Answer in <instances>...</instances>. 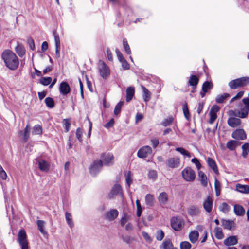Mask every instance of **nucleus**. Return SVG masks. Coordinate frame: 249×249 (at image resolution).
<instances>
[{
	"instance_id": "5fc2aeb1",
	"label": "nucleus",
	"mask_w": 249,
	"mask_h": 249,
	"mask_svg": "<svg viewBox=\"0 0 249 249\" xmlns=\"http://www.w3.org/2000/svg\"><path fill=\"white\" fill-rule=\"evenodd\" d=\"M180 249H190L191 245L189 242L183 241L180 243Z\"/></svg>"
},
{
	"instance_id": "0eeeda50",
	"label": "nucleus",
	"mask_w": 249,
	"mask_h": 249,
	"mask_svg": "<svg viewBox=\"0 0 249 249\" xmlns=\"http://www.w3.org/2000/svg\"><path fill=\"white\" fill-rule=\"evenodd\" d=\"M103 162L101 160H95L91 165L89 171L92 176H96L101 170Z\"/></svg>"
},
{
	"instance_id": "e2e57ef3",
	"label": "nucleus",
	"mask_w": 249,
	"mask_h": 249,
	"mask_svg": "<svg viewBox=\"0 0 249 249\" xmlns=\"http://www.w3.org/2000/svg\"><path fill=\"white\" fill-rule=\"evenodd\" d=\"M129 219L128 216L125 214L123 217H122L120 221V224L121 226L123 227L127 223Z\"/></svg>"
},
{
	"instance_id": "3c124183",
	"label": "nucleus",
	"mask_w": 249,
	"mask_h": 249,
	"mask_svg": "<svg viewBox=\"0 0 249 249\" xmlns=\"http://www.w3.org/2000/svg\"><path fill=\"white\" fill-rule=\"evenodd\" d=\"M123 47L124 49V50L125 51V52L128 54H130L131 53V50H130V48L129 47V46L128 44V42H127V41L126 40V38H124L123 39Z\"/></svg>"
},
{
	"instance_id": "ea45409f",
	"label": "nucleus",
	"mask_w": 249,
	"mask_h": 249,
	"mask_svg": "<svg viewBox=\"0 0 249 249\" xmlns=\"http://www.w3.org/2000/svg\"><path fill=\"white\" fill-rule=\"evenodd\" d=\"M65 217L67 224L69 226L70 228H72L73 227V223L72 219L71 214L66 212L65 213Z\"/></svg>"
},
{
	"instance_id": "9b49d317",
	"label": "nucleus",
	"mask_w": 249,
	"mask_h": 249,
	"mask_svg": "<svg viewBox=\"0 0 249 249\" xmlns=\"http://www.w3.org/2000/svg\"><path fill=\"white\" fill-rule=\"evenodd\" d=\"M166 165L171 168H177L179 167L180 163V159L178 157L169 158L166 161Z\"/></svg>"
},
{
	"instance_id": "a19ab883",
	"label": "nucleus",
	"mask_w": 249,
	"mask_h": 249,
	"mask_svg": "<svg viewBox=\"0 0 249 249\" xmlns=\"http://www.w3.org/2000/svg\"><path fill=\"white\" fill-rule=\"evenodd\" d=\"M220 211L224 213H227L230 210V206L226 203L223 202L219 208Z\"/></svg>"
},
{
	"instance_id": "de8ad7c7",
	"label": "nucleus",
	"mask_w": 249,
	"mask_h": 249,
	"mask_svg": "<svg viewBox=\"0 0 249 249\" xmlns=\"http://www.w3.org/2000/svg\"><path fill=\"white\" fill-rule=\"evenodd\" d=\"M124 104L123 101H120L115 106L114 110V113L115 115H117L119 114L121 110L122 107L123 106Z\"/></svg>"
},
{
	"instance_id": "13d9d810",
	"label": "nucleus",
	"mask_w": 249,
	"mask_h": 249,
	"mask_svg": "<svg viewBox=\"0 0 249 249\" xmlns=\"http://www.w3.org/2000/svg\"><path fill=\"white\" fill-rule=\"evenodd\" d=\"M7 177L6 172L3 170L2 167L0 165V178L3 180H5Z\"/></svg>"
},
{
	"instance_id": "7ed1b4c3",
	"label": "nucleus",
	"mask_w": 249,
	"mask_h": 249,
	"mask_svg": "<svg viewBox=\"0 0 249 249\" xmlns=\"http://www.w3.org/2000/svg\"><path fill=\"white\" fill-rule=\"evenodd\" d=\"M98 69L100 76L103 79H107L110 75V69L103 61H99L98 63Z\"/></svg>"
},
{
	"instance_id": "4c0bfd02",
	"label": "nucleus",
	"mask_w": 249,
	"mask_h": 249,
	"mask_svg": "<svg viewBox=\"0 0 249 249\" xmlns=\"http://www.w3.org/2000/svg\"><path fill=\"white\" fill-rule=\"evenodd\" d=\"M230 96L228 93H223V94L218 95L215 98V101L217 103H222L225 99Z\"/></svg>"
},
{
	"instance_id": "423d86ee",
	"label": "nucleus",
	"mask_w": 249,
	"mask_h": 249,
	"mask_svg": "<svg viewBox=\"0 0 249 249\" xmlns=\"http://www.w3.org/2000/svg\"><path fill=\"white\" fill-rule=\"evenodd\" d=\"M181 174L183 178L187 182H192L196 178L195 171L190 167L185 168Z\"/></svg>"
},
{
	"instance_id": "79ce46f5",
	"label": "nucleus",
	"mask_w": 249,
	"mask_h": 249,
	"mask_svg": "<svg viewBox=\"0 0 249 249\" xmlns=\"http://www.w3.org/2000/svg\"><path fill=\"white\" fill-rule=\"evenodd\" d=\"M214 188L216 193V196H219L220 194V188H221V183L217 180L216 178H215L214 180Z\"/></svg>"
},
{
	"instance_id": "9d476101",
	"label": "nucleus",
	"mask_w": 249,
	"mask_h": 249,
	"mask_svg": "<svg viewBox=\"0 0 249 249\" xmlns=\"http://www.w3.org/2000/svg\"><path fill=\"white\" fill-rule=\"evenodd\" d=\"M119 212L116 209H111L106 212L104 214L103 218L104 219L112 221L115 219L118 216Z\"/></svg>"
},
{
	"instance_id": "680f3d73",
	"label": "nucleus",
	"mask_w": 249,
	"mask_h": 249,
	"mask_svg": "<svg viewBox=\"0 0 249 249\" xmlns=\"http://www.w3.org/2000/svg\"><path fill=\"white\" fill-rule=\"evenodd\" d=\"M142 235L144 239L148 243H151L152 241L151 237L145 231H142Z\"/></svg>"
},
{
	"instance_id": "6e6552de",
	"label": "nucleus",
	"mask_w": 249,
	"mask_h": 249,
	"mask_svg": "<svg viewBox=\"0 0 249 249\" xmlns=\"http://www.w3.org/2000/svg\"><path fill=\"white\" fill-rule=\"evenodd\" d=\"M248 114V110L245 106L244 107L241 108L240 109H237L234 111L231 110L229 111V115L230 116L233 115L241 118L247 117Z\"/></svg>"
},
{
	"instance_id": "09e8293b",
	"label": "nucleus",
	"mask_w": 249,
	"mask_h": 249,
	"mask_svg": "<svg viewBox=\"0 0 249 249\" xmlns=\"http://www.w3.org/2000/svg\"><path fill=\"white\" fill-rule=\"evenodd\" d=\"M52 81V79L50 77H42L40 79V82L44 86H47L51 83Z\"/></svg>"
},
{
	"instance_id": "4be33fe9",
	"label": "nucleus",
	"mask_w": 249,
	"mask_h": 249,
	"mask_svg": "<svg viewBox=\"0 0 249 249\" xmlns=\"http://www.w3.org/2000/svg\"><path fill=\"white\" fill-rule=\"evenodd\" d=\"M236 190L243 194H249V185L238 183L236 185Z\"/></svg>"
},
{
	"instance_id": "1a4fd4ad",
	"label": "nucleus",
	"mask_w": 249,
	"mask_h": 249,
	"mask_svg": "<svg viewBox=\"0 0 249 249\" xmlns=\"http://www.w3.org/2000/svg\"><path fill=\"white\" fill-rule=\"evenodd\" d=\"M152 150L149 146H144L141 148L137 152V156L140 158L148 157L152 154Z\"/></svg>"
},
{
	"instance_id": "f8f14e48",
	"label": "nucleus",
	"mask_w": 249,
	"mask_h": 249,
	"mask_svg": "<svg viewBox=\"0 0 249 249\" xmlns=\"http://www.w3.org/2000/svg\"><path fill=\"white\" fill-rule=\"evenodd\" d=\"M213 200L210 196H208L203 203V207L205 211L210 213L212 211Z\"/></svg>"
},
{
	"instance_id": "20e7f679",
	"label": "nucleus",
	"mask_w": 249,
	"mask_h": 249,
	"mask_svg": "<svg viewBox=\"0 0 249 249\" xmlns=\"http://www.w3.org/2000/svg\"><path fill=\"white\" fill-rule=\"evenodd\" d=\"M170 224L174 230L180 231L184 226V221L181 217L174 216L171 218Z\"/></svg>"
},
{
	"instance_id": "dca6fc26",
	"label": "nucleus",
	"mask_w": 249,
	"mask_h": 249,
	"mask_svg": "<svg viewBox=\"0 0 249 249\" xmlns=\"http://www.w3.org/2000/svg\"><path fill=\"white\" fill-rule=\"evenodd\" d=\"M232 137L235 139L244 140L246 138V134L243 129H239L232 133Z\"/></svg>"
},
{
	"instance_id": "393cba45",
	"label": "nucleus",
	"mask_w": 249,
	"mask_h": 249,
	"mask_svg": "<svg viewBox=\"0 0 249 249\" xmlns=\"http://www.w3.org/2000/svg\"><path fill=\"white\" fill-rule=\"evenodd\" d=\"M158 200L160 204H166L168 200V194L164 192L160 193L158 196Z\"/></svg>"
},
{
	"instance_id": "72a5a7b5",
	"label": "nucleus",
	"mask_w": 249,
	"mask_h": 249,
	"mask_svg": "<svg viewBox=\"0 0 249 249\" xmlns=\"http://www.w3.org/2000/svg\"><path fill=\"white\" fill-rule=\"evenodd\" d=\"M199 82L198 78L194 75H192L190 77L189 80V84L193 87V88H195Z\"/></svg>"
},
{
	"instance_id": "338daca9",
	"label": "nucleus",
	"mask_w": 249,
	"mask_h": 249,
	"mask_svg": "<svg viewBox=\"0 0 249 249\" xmlns=\"http://www.w3.org/2000/svg\"><path fill=\"white\" fill-rule=\"evenodd\" d=\"M27 43L30 49L34 50L35 49V44L34 40L31 38H29L27 40Z\"/></svg>"
},
{
	"instance_id": "69168bd1",
	"label": "nucleus",
	"mask_w": 249,
	"mask_h": 249,
	"mask_svg": "<svg viewBox=\"0 0 249 249\" xmlns=\"http://www.w3.org/2000/svg\"><path fill=\"white\" fill-rule=\"evenodd\" d=\"M244 91H239V92L236 94V96H235L234 97H233V98L231 99V100L230 102H231H231H233L234 100H236V99H239V98H241V97L243 96V94H244Z\"/></svg>"
},
{
	"instance_id": "e433bc0d",
	"label": "nucleus",
	"mask_w": 249,
	"mask_h": 249,
	"mask_svg": "<svg viewBox=\"0 0 249 249\" xmlns=\"http://www.w3.org/2000/svg\"><path fill=\"white\" fill-rule=\"evenodd\" d=\"M214 232L215 233V236L217 239L220 240L224 238V234L220 227H217L215 228L214 229Z\"/></svg>"
},
{
	"instance_id": "bb28decb",
	"label": "nucleus",
	"mask_w": 249,
	"mask_h": 249,
	"mask_svg": "<svg viewBox=\"0 0 249 249\" xmlns=\"http://www.w3.org/2000/svg\"><path fill=\"white\" fill-rule=\"evenodd\" d=\"M36 224L39 231L43 235H47V232L44 230L46 222L43 220H39L36 221Z\"/></svg>"
},
{
	"instance_id": "f03ea898",
	"label": "nucleus",
	"mask_w": 249,
	"mask_h": 249,
	"mask_svg": "<svg viewBox=\"0 0 249 249\" xmlns=\"http://www.w3.org/2000/svg\"><path fill=\"white\" fill-rule=\"evenodd\" d=\"M249 83V77H243L231 81L229 86L231 89H236L240 87L246 86Z\"/></svg>"
},
{
	"instance_id": "8fccbe9b",
	"label": "nucleus",
	"mask_w": 249,
	"mask_h": 249,
	"mask_svg": "<svg viewBox=\"0 0 249 249\" xmlns=\"http://www.w3.org/2000/svg\"><path fill=\"white\" fill-rule=\"evenodd\" d=\"M176 151L179 152L180 153H181L182 155L184 156H186V157L190 158L191 157V155L190 153L186 150L183 148L181 147H177L175 149Z\"/></svg>"
},
{
	"instance_id": "49530a36",
	"label": "nucleus",
	"mask_w": 249,
	"mask_h": 249,
	"mask_svg": "<svg viewBox=\"0 0 249 249\" xmlns=\"http://www.w3.org/2000/svg\"><path fill=\"white\" fill-rule=\"evenodd\" d=\"M173 118L172 116H170L164 119L161 124L164 126H167L170 125L173 123Z\"/></svg>"
},
{
	"instance_id": "052dcab7",
	"label": "nucleus",
	"mask_w": 249,
	"mask_h": 249,
	"mask_svg": "<svg viewBox=\"0 0 249 249\" xmlns=\"http://www.w3.org/2000/svg\"><path fill=\"white\" fill-rule=\"evenodd\" d=\"M53 35L55 40V45H60L59 36L56 31H53Z\"/></svg>"
},
{
	"instance_id": "5701e85b",
	"label": "nucleus",
	"mask_w": 249,
	"mask_h": 249,
	"mask_svg": "<svg viewBox=\"0 0 249 249\" xmlns=\"http://www.w3.org/2000/svg\"><path fill=\"white\" fill-rule=\"evenodd\" d=\"M29 129L30 125L29 124H27L24 129V132L20 131L19 133V135L23 134L22 140L24 142H27L29 138Z\"/></svg>"
},
{
	"instance_id": "37998d69",
	"label": "nucleus",
	"mask_w": 249,
	"mask_h": 249,
	"mask_svg": "<svg viewBox=\"0 0 249 249\" xmlns=\"http://www.w3.org/2000/svg\"><path fill=\"white\" fill-rule=\"evenodd\" d=\"M212 83L209 81L205 82L202 85V90L204 92H207L208 90L212 88Z\"/></svg>"
},
{
	"instance_id": "39448f33",
	"label": "nucleus",
	"mask_w": 249,
	"mask_h": 249,
	"mask_svg": "<svg viewBox=\"0 0 249 249\" xmlns=\"http://www.w3.org/2000/svg\"><path fill=\"white\" fill-rule=\"evenodd\" d=\"M17 240L21 249H28V242L26 231L24 230H20L17 236Z\"/></svg>"
},
{
	"instance_id": "bf43d9fd",
	"label": "nucleus",
	"mask_w": 249,
	"mask_h": 249,
	"mask_svg": "<svg viewBox=\"0 0 249 249\" xmlns=\"http://www.w3.org/2000/svg\"><path fill=\"white\" fill-rule=\"evenodd\" d=\"M63 124L65 126L66 132H68L70 129L71 124L68 119H64L63 121Z\"/></svg>"
},
{
	"instance_id": "2eb2a0df",
	"label": "nucleus",
	"mask_w": 249,
	"mask_h": 249,
	"mask_svg": "<svg viewBox=\"0 0 249 249\" xmlns=\"http://www.w3.org/2000/svg\"><path fill=\"white\" fill-rule=\"evenodd\" d=\"M187 213L191 216H197L200 214V210L197 206L192 205L188 208Z\"/></svg>"
},
{
	"instance_id": "b1692460",
	"label": "nucleus",
	"mask_w": 249,
	"mask_h": 249,
	"mask_svg": "<svg viewBox=\"0 0 249 249\" xmlns=\"http://www.w3.org/2000/svg\"><path fill=\"white\" fill-rule=\"evenodd\" d=\"M135 93V89L133 87H129L126 89V100L127 102H130Z\"/></svg>"
},
{
	"instance_id": "603ef678",
	"label": "nucleus",
	"mask_w": 249,
	"mask_h": 249,
	"mask_svg": "<svg viewBox=\"0 0 249 249\" xmlns=\"http://www.w3.org/2000/svg\"><path fill=\"white\" fill-rule=\"evenodd\" d=\"M164 237V233L161 230H158L156 231V238L158 241H161Z\"/></svg>"
},
{
	"instance_id": "ddd939ff",
	"label": "nucleus",
	"mask_w": 249,
	"mask_h": 249,
	"mask_svg": "<svg viewBox=\"0 0 249 249\" xmlns=\"http://www.w3.org/2000/svg\"><path fill=\"white\" fill-rule=\"evenodd\" d=\"M101 158L104 164L106 165H110L113 163L114 156L112 154H104L102 156Z\"/></svg>"
},
{
	"instance_id": "f704fd0d",
	"label": "nucleus",
	"mask_w": 249,
	"mask_h": 249,
	"mask_svg": "<svg viewBox=\"0 0 249 249\" xmlns=\"http://www.w3.org/2000/svg\"><path fill=\"white\" fill-rule=\"evenodd\" d=\"M111 193L113 195H122V190L121 185L118 184H115L112 187Z\"/></svg>"
},
{
	"instance_id": "f257e3e1",
	"label": "nucleus",
	"mask_w": 249,
	"mask_h": 249,
	"mask_svg": "<svg viewBox=\"0 0 249 249\" xmlns=\"http://www.w3.org/2000/svg\"><path fill=\"white\" fill-rule=\"evenodd\" d=\"M1 58L5 66L11 70H15L18 66V59L10 50H4L1 54Z\"/></svg>"
},
{
	"instance_id": "4468645a",
	"label": "nucleus",
	"mask_w": 249,
	"mask_h": 249,
	"mask_svg": "<svg viewBox=\"0 0 249 249\" xmlns=\"http://www.w3.org/2000/svg\"><path fill=\"white\" fill-rule=\"evenodd\" d=\"M38 168L42 172H48L49 171L50 165L47 161L40 159L38 160Z\"/></svg>"
},
{
	"instance_id": "6ab92c4d",
	"label": "nucleus",
	"mask_w": 249,
	"mask_h": 249,
	"mask_svg": "<svg viewBox=\"0 0 249 249\" xmlns=\"http://www.w3.org/2000/svg\"><path fill=\"white\" fill-rule=\"evenodd\" d=\"M160 249H178L174 247L170 239H165L160 247Z\"/></svg>"
},
{
	"instance_id": "c756f323",
	"label": "nucleus",
	"mask_w": 249,
	"mask_h": 249,
	"mask_svg": "<svg viewBox=\"0 0 249 249\" xmlns=\"http://www.w3.org/2000/svg\"><path fill=\"white\" fill-rule=\"evenodd\" d=\"M239 144V142L235 140H230L228 141L226 144L228 149L231 151L235 149L236 147Z\"/></svg>"
},
{
	"instance_id": "f3484780",
	"label": "nucleus",
	"mask_w": 249,
	"mask_h": 249,
	"mask_svg": "<svg viewBox=\"0 0 249 249\" xmlns=\"http://www.w3.org/2000/svg\"><path fill=\"white\" fill-rule=\"evenodd\" d=\"M60 92L64 95L68 94L71 91L69 85L66 82L61 83L59 87Z\"/></svg>"
},
{
	"instance_id": "a18cd8bd",
	"label": "nucleus",
	"mask_w": 249,
	"mask_h": 249,
	"mask_svg": "<svg viewBox=\"0 0 249 249\" xmlns=\"http://www.w3.org/2000/svg\"><path fill=\"white\" fill-rule=\"evenodd\" d=\"M46 105L49 108H53L54 106V102L53 99L51 97H47L45 99Z\"/></svg>"
},
{
	"instance_id": "a878e982",
	"label": "nucleus",
	"mask_w": 249,
	"mask_h": 249,
	"mask_svg": "<svg viewBox=\"0 0 249 249\" xmlns=\"http://www.w3.org/2000/svg\"><path fill=\"white\" fill-rule=\"evenodd\" d=\"M234 212L236 215L242 216L245 213L244 208L240 205L235 204L234 206Z\"/></svg>"
},
{
	"instance_id": "0e129e2a",
	"label": "nucleus",
	"mask_w": 249,
	"mask_h": 249,
	"mask_svg": "<svg viewBox=\"0 0 249 249\" xmlns=\"http://www.w3.org/2000/svg\"><path fill=\"white\" fill-rule=\"evenodd\" d=\"M191 161L196 165L198 170L200 169L201 165L197 159L195 158H193L191 160Z\"/></svg>"
},
{
	"instance_id": "2f4dec72",
	"label": "nucleus",
	"mask_w": 249,
	"mask_h": 249,
	"mask_svg": "<svg viewBox=\"0 0 249 249\" xmlns=\"http://www.w3.org/2000/svg\"><path fill=\"white\" fill-rule=\"evenodd\" d=\"M145 203L146 205L152 207L154 205V198L153 195L148 194L145 196Z\"/></svg>"
},
{
	"instance_id": "6e6d98bb",
	"label": "nucleus",
	"mask_w": 249,
	"mask_h": 249,
	"mask_svg": "<svg viewBox=\"0 0 249 249\" xmlns=\"http://www.w3.org/2000/svg\"><path fill=\"white\" fill-rule=\"evenodd\" d=\"M183 111L185 118L188 120L190 117V113L186 103L183 106Z\"/></svg>"
},
{
	"instance_id": "4d7b16f0",
	"label": "nucleus",
	"mask_w": 249,
	"mask_h": 249,
	"mask_svg": "<svg viewBox=\"0 0 249 249\" xmlns=\"http://www.w3.org/2000/svg\"><path fill=\"white\" fill-rule=\"evenodd\" d=\"M76 136L77 139L79 140L80 142H82V131L80 128H78L76 129Z\"/></svg>"
},
{
	"instance_id": "473e14b6",
	"label": "nucleus",
	"mask_w": 249,
	"mask_h": 249,
	"mask_svg": "<svg viewBox=\"0 0 249 249\" xmlns=\"http://www.w3.org/2000/svg\"><path fill=\"white\" fill-rule=\"evenodd\" d=\"M221 222L224 228L228 230H231L234 225V222L230 220L222 219Z\"/></svg>"
},
{
	"instance_id": "cd10ccee",
	"label": "nucleus",
	"mask_w": 249,
	"mask_h": 249,
	"mask_svg": "<svg viewBox=\"0 0 249 249\" xmlns=\"http://www.w3.org/2000/svg\"><path fill=\"white\" fill-rule=\"evenodd\" d=\"M199 237V233L197 231H191L189 234V238L192 243H196Z\"/></svg>"
},
{
	"instance_id": "c03bdc74",
	"label": "nucleus",
	"mask_w": 249,
	"mask_h": 249,
	"mask_svg": "<svg viewBox=\"0 0 249 249\" xmlns=\"http://www.w3.org/2000/svg\"><path fill=\"white\" fill-rule=\"evenodd\" d=\"M125 181L128 187H130L131 184L132 183V179H131V173L130 171L126 172L125 173Z\"/></svg>"
},
{
	"instance_id": "aec40b11",
	"label": "nucleus",
	"mask_w": 249,
	"mask_h": 249,
	"mask_svg": "<svg viewBox=\"0 0 249 249\" xmlns=\"http://www.w3.org/2000/svg\"><path fill=\"white\" fill-rule=\"evenodd\" d=\"M238 242L237 238L236 236H231L226 238L224 241V244L226 246H233Z\"/></svg>"
},
{
	"instance_id": "c9c22d12",
	"label": "nucleus",
	"mask_w": 249,
	"mask_h": 249,
	"mask_svg": "<svg viewBox=\"0 0 249 249\" xmlns=\"http://www.w3.org/2000/svg\"><path fill=\"white\" fill-rule=\"evenodd\" d=\"M198 177L200 178L201 183L203 186L206 187L207 186V178L206 175L202 171L198 172Z\"/></svg>"
},
{
	"instance_id": "c85d7f7f",
	"label": "nucleus",
	"mask_w": 249,
	"mask_h": 249,
	"mask_svg": "<svg viewBox=\"0 0 249 249\" xmlns=\"http://www.w3.org/2000/svg\"><path fill=\"white\" fill-rule=\"evenodd\" d=\"M141 88L143 92V100L147 102L151 98V93L144 86L142 85Z\"/></svg>"
},
{
	"instance_id": "864d4df0",
	"label": "nucleus",
	"mask_w": 249,
	"mask_h": 249,
	"mask_svg": "<svg viewBox=\"0 0 249 249\" xmlns=\"http://www.w3.org/2000/svg\"><path fill=\"white\" fill-rule=\"evenodd\" d=\"M148 176L149 179L155 180L157 178V172L154 170H150Z\"/></svg>"
},
{
	"instance_id": "7c9ffc66",
	"label": "nucleus",
	"mask_w": 249,
	"mask_h": 249,
	"mask_svg": "<svg viewBox=\"0 0 249 249\" xmlns=\"http://www.w3.org/2000/svg\"><path fill=\"white\" fill-rule=\"evenodd\" d=\"M208 165L212 169L215 173H218V169L216 163L214 160L211 158H208L207 160Z\"/></svg>"
},
{
	"instance_id": "774afa93",
	"label": "nucleus",
	"mask_w": 249,
	"mask_h": 249,
	"mask_svg": "<svg viewBox=\"0 0 249 249\" xmlns=\"http://www.w3.org/2000/svg\"><path fill=\"white\" fill-rule=\"evenodd\" d=\"M242 102L245 105L248 111H249V98H245L242 99Z\"/></svg>"
},
{
	"instance_id": "58836bf2",
	"label": "nucleus",
	"mask_w": 249,
	"mask_h": 249,
	"mask_svg": "<svg viewBox=\"0 0 249 249\" xmlns=\"http://www.w3.org/2000/svg\"><path fill=\"white\" fill-rule=\"evenodd\" d=\"M32 133L33 135H41L42 133V127L39 124L35 125L33 127Z\"/></svg>"
},
{
	"instance_id": "412c9836",
	"label": "nucleus",
	"mask_w": 249,
	"mask_h": 249,
	"mask_svg": "<svg viewBox=\"0 0 249 249\" xmlns=\"http://www.w3.org/2000/svg\"><path fill=\"white\" fill-rule=\"evenodd\" d=\"M15 51L18 55L22 57L25 54V49L22 44L18 42L17 46L15 47Z\"/></svg>"
},
{
	"instance_id": "a211bd4d",
	"label": "nucleus",
	"mask_w": 249,
	"mask_h": 249,
	"mask_svg": "<svg viewBox=\"0 0 249 249\" xmlns=\"http://www.w3.org/2000/svg\"><path fill=\"white\" fill-rule=\"evenodd\" d=\"M241 122V121L239 118L234 117H230L227 121L229 125L232 127H236L239 126Z\"/></svg>"
}]
</instances>
